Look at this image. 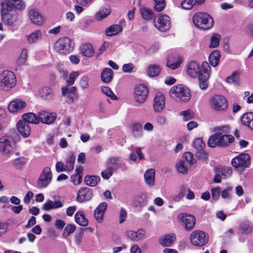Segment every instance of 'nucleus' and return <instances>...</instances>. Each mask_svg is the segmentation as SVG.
<instances>
[{"mask_svg": "<svg viewBox=\"0 0 253 253\" xmlns=\"http://www.w3.org/2000/svg\"><path fill=\"white\" fill-rule=\"evenodd\" d=\"M193 22L195 26L202 30L211 28L214 24L213 18L208 13L199 12L193 16Z\"/></svg>", "mask_w": 253, "mask_h": 253, "instance_id": "nucleus-1", "label": "nucleus"}, {"mask_svg": "<svg viewBox=\"0 0 253 253\" xmlns=\"http://www.w3.org/2000/svg\"><path fill=\"white\" fill-rule=\"evenodd\" d=\"M169 95L177 101L187 102L191 97L190 90L182 84L173 86L169 90Z\"/></svg>", "mask_w": 253, "mask_h": 253, "instance_id": "nucleus-2", "label": "nucleus"}, {"mask_svg": "<svg viewBox=\"0 0 253 253\" xmlns=\"http://www.w3.org/2000/svg\"><path fill=\"white\" fill-rule=\"evenodd\" d=\"M2 21L6 25L12 26L17 20L16 11L7 3L1 4Z\"/></svg>", "mask_w": 253, "mask_h": 253, "instance_id": "nucleus-3", "label": "nucleus"}, {"mask_svg": "<svg viewBox=\"0 0 253 253\" xmlns=\"http://www.w3.org/2000/svg\"><path fill=\"white\" fill-rule=\"evenodd\" d=\"M16 83V77L12 72L4 71L0 74V90L7 91L14 87Z\"/></svg>", "mask_w": 253, "mask_h": 253, "instance_id": "nucleus-4", "label": "nucleus"}, {"mask_svg": "<svg viewBox=\"0 0 253 253\" xmlns=\"http://www.w3.org/2000/svg\"><path fill=\"white\" fill-rule=\"evenodd\" d=\"M14 150L12 138L8 136H2L0 138V153L3 156L11 155Z\"/></svg>", "mask_w": 253, "mask_h": 253, "instance_id": "nucleus-5", "label": "nucleus"}, {"mask_svg": "<svg viewBox=\"0 0 253 253\" xmlns=\"http://www.w3.org/2000/svg\"><path fill=\"white\" fill-rule=\"evenodd\" d=\"M211 107L217 111H224L228 108V101L221 95L217 94L213 96L210 99Z\"/></svg>", "mask_w": 253, "mask_h": 253, "instance_id": "nucleus-6", "label": "nucleus"}, {"mask_svg": "<svg viewBox=\"0 0 253 253\" xmlns=\"http://www.w3.org/2000/svg\"><path fill=\"white\" fill-rule=\"evenodd\" d=\"M149 93L148 88L142 84L136 85L133 91V98L136 102L141 104L147 100Z\"/></svg>", "mask_w": 253, "mask_h": 253, "instance_id": "nucleus-7", "label": "nucleus"}, {"mask_svg": "<svg viewBox=\"0 0 253 253\" xmlns=\"http://www.w3.org/2000/svg\"><path fill=\"white\" fill-rule=\"evenodd\" d=\"M231 164L236 169H245L250 165V156L247 153L240 154L232 160Z\"/></svg>", "mask_w": 253, "mask_h": 253, "instance_id": "nucleus-8", "label": "nucleus"}, {"mask_svg": "<svg viewBox=\"0 0 253 253\" xmlns=\"http://www.w3.org/2000/svg\"><path fill=\"white\" fill-rule=\"evenodd\" d=\"M209 238L205 232L200 230H196L190 235V240L192 244L195 246L202 247L208 242Z\"/></svg>", "mask_w": 253, "mask_h": 253, "instance_id": "nucleus-9", "label": "nucleus"}, {"mask_svg": "<svg viewBox=\"0 0 253 253\" xmlns=\"http://www.w3.org/2000/svg\"><path fill=\"white\" fill-rule=\"evenodd\" d=\"M52 178V173L49 167H45L42 170L37 181V186L39 188L46 187L51 182Z\"/></svg>", "mask_w": 253, "mask_h": 253, "instance_id": "nucleus-10", "label": "nucleus"}, {"mask_svg": "<svg viewBox=\"0 0 253 253\" xmlns=\"http://www.w3.org/2000/svg\"><path fill=\"white\" fill-rule=\"evenodd\" d=\"M203 72L199 75V86L202 89H206L208 87V80L210 78L211 67L207 62L202 63Z\"/></svg>", "mask_w": 253, "mask_h": 253, "instance_id": "nucleus-11", "label": "nucleus"}, {"mask_svg": "<svg viewBox=\"0 0 253 253\" xmlns=\"http://www.w3.org/2000/svg\"><path fill=\"white\" fill-rule=\"evenodd\" d=\"M74 45L71 40L67 37L59 40L56 43V48L64 53L71 52L73 50Z\"/></svg>", "mask_w": 253, "mask_h": 253, "instance_id": "nucleus-12", "label": "nucleus"}, {"mask_svg": "<svg viewBox=\"0 0 253 253\" xmlns=\"http://www.w3.org/2000/svg\"><path fill=\"white\" fill-rule=\"evenodd\" d=\"M67 85L63 86L61 87L62 95L64 97H66V102L71 103L74 102V100L78 97L76 92L77 88L75 86L70 87Z\"/></svg>", "mask_w": 253, "mask_h": 253, "instance_id": "nucleus-13", "label": "nucleus"}, {"mask_svg": "<svg viewBox=\"0 0 253 253\" xmlns=\"http://www.w3.org/2000/svg\"><path fill=\"white\" fill-rule=\"evenodd\" d=\"M93 196L92 189L88 187L81 188L78 192L77 201L80 203L90 201Z\"/></svg>", "mask_w": 253, "mask_h": 253, "instance_id": "nucleus-14", "label": "nucleus"}, {"mask_svg": "<svg viewBox=\"0 0 253 253\" xmlns=\"http://www.w3.org/2000/svg\"><path fill=\"white\" fill-rule=\"evenodd\" d=\"M178 218L183 224L186 230H191L195 224L196 219L193 215L180 213L178 215Z\"/></svg>", "mask_w": 253, "mask_h": 253, "instance_id": "nucleus-15", "label": "nucleus"}, {"mask_svg": "<svg viewBox=\"0 0 253 253\" xmlns=\"http://www.w3.org/2000/svg\"><path fill=\"white\" fill-rule=\"evenodd\" d=\"M169 17L167 15H159L157 20V24L155 25L161 31L164 32L168 30L170 27Z\"/></svg>", "mask_w": 253, "mask_h": 253, "instance_id": "nucleus-16", "label": "nucleus"}, {"mask_svg": "<svg viewBox=\"0 0 253 253\" xmlns=\"http://www.w3.org/2000/svg\"><path fill=\"white\" fill-rule=\"evenodd\" d=\"M38 116L39 122L41 121L43 124L49 125L55 121L56 118V114L55 113L41 111L38 113Z\"/></svg>", "mask_w": 253, "mask_h": 253, "instance_id": "nucleus-17", "label": "nucleus"}, {"mask_svg": "<svg viewBox=\"0 0 253 253\" xmlns=\"http://www.w3.org/2000/svg\"><path fill=\"white\" fill-rule=\"evenodd\" d=\"M187 72L189 76L192 78H199L200 74L203 72V69H200V65L197 62L191 61L187 65Z\"/></svg>", "mask_w": 253, "mask_h": 253, "instance_id": "nucleus-18", "label": "nucleus"}, {"mask_svg": "<svg viewBox=\"0 0 253 253\" xmlns=\"http://www.w3.org/2000/svg\"><path fill=\"white\" fill-rule=\"evenodd\" d=\"M165 106V98L164 95L161 93H157L155 95L153 107L155 112H161Z\"/></svg>", "mask_w": 253, "mask_h": 253, "instance_id": "nucleus-19", "label": "nucleus"}, {"mask_svg": "<svg viewBox=\"0 0 253 253\" xmlns=\"http://www.w3.org/2000/svg\"><path fill=\"white\" fill-rule=\"evenodd\" d=\"M26 106V103L20 99H15L11 101L8 106L9 112L16 113L22 110Z\"/></svg>", "mask_w": 253, "mask_h": 253, "instance_id": "nucleus-20", "label": "nucleus"}, {"mask_svg": "<svg viewBox=\"0 0 253 253\" xmlns=\"http://www.w3.org/2000/svg\"><path fill=\"white\" fill-rule=\"evenodd\" d=\"M38 94L43 100L50 101L54 99V92L51 88L44 86L38 90Z\"/></svg>", "mask_w": 253, "mask_h": 253, "instance_id": "nucleus-21", "label": "nucleus"}, {"mask_svg": "<svg viewBox=\"0 0 253 253\" xmlns=\"http://www.w3.org/2000/svg\"><path fill=\"white\" fill-rule=\"evenodd\" d=\"M128 239L132 241H138L144 238L145 235V231L142 228L139 229L137 231H127L126 232Z\"/></svg>", "mask_w": 253, "mask_h": 253, "instance_id": "nucleus-22", "label": "nucleus"}, {"mask_svg": "<svg viewBox=\"0 0 253 253\" xmlns=\"http://www.w3.org/2000/svg\"><path fill=\"white\" fill-rule=\"evenodd\" d=\"M17 127L20 133L24 137H27L31 133V127L26 122L19 121L17 124Z\"/></svg>", "mask_w": 253, "mask_h": 253, "instance_id": "nucleus-23", "label": "nucleus"}, {"mask_svg": "<svg viewBox=\"0 0 253 253\" xmlns=\"http://www.w3.org/2000/svg\"><path fill=\"white\" fill-rule=\"evenodd\" d=\"M107 207V203L102 202L98 206L94 211V215L95 218L99 223L102 221L103 215Z\"/></svg>", "mask_w": 253, "mask_h": 253, "instance_id": "nucleus-24", "label": "nucleus"}, {"mask_svg": "<svg viewBox=\"0 0 253 253\" xmlns=\"http://www.w3.org/2000/svg\"><path fill=\"white\" fill-rule=\"evenodd\" d=\"M241 121L244 126L253 130V112L244 114L241 117Z\"/></svg>", "mask_w": 253, "mask_h": 253, "instance_id": "nucleus-25", "label": "nucleus"}, {"mask_svg": "<svg viewBox=\"0 0 253 253\" xmlns=\"http://www.w3.org/2000/svg\"><path fill=\"white\" fill-rule=\"evenodd\" d=\"M147 202V195L145 193H140L135 197L133 202V205L136 208H141L145 205Z\"/></svg>", "mask_w": 253, "mask_h": 253, "instance_id": "nucleus-26", "label": "nucleus"}, {"mask_svg": "<svg viewBox=\"0 0 253 253\" xmlns=\"http://www.w3.org/2000/svg\"><path fill=\"white\" fill-rule=\"evenodd\" d=\"M155 175V171L153 169H148L144 173V178L145 182L148 186L152 187L154 185Z\"/></svg>", "mask_w": 253, "mask_h": 253, "instance_id": "nucleus-27", "label": "nucleus"}, {"mask_svg": "<svg viewBox=\"0 0 253 253\" xmlns=\"http://www.w3.org/2000/svg\"><path fill=\"white\" fill-rule=\"evenodd\" d=\"M63 204L60 201H52L51 200H48L45 203L42 209L45 211L51 210V209H56L62 207Z\"/></svg>", "mask_w": 253, "mask_h": 253, "instance_id": "nucleus-28", "label": "nucleus"}, {"mask_svg": "<svg viewBox=\"0 0 253 253\" xmlns=\"http://www.w3.org/2000/svg\"><path fill=\"white\" fill-rule=\"evenodd\" d=\"M221 132H217L211 135L208 141V145L211 148L220 147Z\"/></svg>", "mask_w": 253, "mask_h": 253, "instance_id": "nucleus-29", "label": "nucleus"}, {"mask_svg": "<svg viewBox=\"0 0 253 253\" xmlns=\"http://www.w3.org/2000/svg\"><path fill=\"white\" fill-rule=\"evenodd\" d=\"M220 140V147L225 148L229 146L234 141V137L232 135L223 134L221 132Z\"/></svg>", "mask_w": 253, "mask_h": 253, "instance_id": "nucleus-30", "label": "nucleus"}, {"mask_svg": "<svg viewBox=\"0 0 253 253\" xmlns=\"http://www.w3.org/2000/svg\"><path fill=\"white\" fill-rule=\"evenodd\" d=\"M75 219L77 224L82 226H86L88 224V221L85 217L84 212L80 211L77 212L75 215Z\"/></svg>", "mask_w": 253, "mask_h": 253, "instance_id": "nucleus-31", "label": "nucleus"}, {"mask_svg": "<svg viewBox=\"0 0 253 253\" xmlns=\"http://www.w3.org/2000/svg\"><path fill=\"white\" fill-rule=\"evenodd\" d=\"M175 239L173 234L166 235L160 239V244L164 247L171 246Z\"/></svg>", "mask_w": 253, "mask_h": 253, "instance_id": "nucleus-32", "label": "nucleus"}, {"mask_svg": "<svg viewBox=\"0 0 253 253\" xmlns=\"http://www.w3.org/2000/svg\"><path fill=\"white\" fill-rule=\"evenodd\" d=\"M107 167L114 169V170L121 168L122 163H120V159L116 157L109 158L106 163Z\"/></svg>", "mask_w": 253, "mask_h": 253, "instance_id": "nucleus-33", "label": "nucleus"}, {"mask_svg": "<svg viewBox=\"0 0 253 253\" xmlns=\"http://www.w3.org/2000/svg\"><path fill=\"white\" fill-rule=\"evenodd\" d=\"M23 121L26 122L27 124H38L39 123V116L33 113H28L22 115Z\"/></svg>", "mask_w": 253, "mask_h": 253, "instance_id": "nucleus-34", "label": "nucleus"}, {"mask_svg": "<svg viewBox=\"0 0 253 253\" xmlns=\"http://www.w3.org/2000/svg\"><path fill=\"white\" fill-rule=\"evenodd\" d=\"M29 17L32 22L37 25H41L43 22V18L37 11L31 10L29 12Z\"/></svg>", "mask_w": 253, "mask_h": 253, "instance_id": "nucleus-35", "label": "nucleus"}, {"mask_svg": "<svg viewBox=\"0 0 253 253\" xmlns=\"http://www.w3.org/2000/svg\"><path fill=\"white\" fill-rule=\"evenodd\" d=\"M113 71L111 69L106 68L101 74V81L106 83H110L113 79Z\"/></svg>", "mask_w": 253, "mask_h": 253, "instance_id": "nucleus-36", "label": "nucleus"}, {"mask_svg": "<svg viewBox=\"0 0 253 253\" xmlns=\"http://www.w3.org/2000/svg\"><path fill=\"white\" fill-rule=\"evenodd\" d=\"M220 54L217 50L212 51L209 56V60L210 64L213 67H216L219 63Z\"/></svg>", "mask_w": 253, "mask_h": 253, "instance_id": "nucleus-37", "label": "nucleus"}, {"mask_svg": "<svg viewBox=\"0 0 253 253\" xmlns=\"http://www.w3.org/2000/svg\"><path fill=\"white\" fill-rule=\"evenodd\" d=\"M81 53L84 56L90 57L94 53V50L90 44H85L82 45L80 47Z\"/></svg>", "mask_w": 253, "mask_h": 253, "instance_id": "nucleus-38", "label": "nucleus"}, {"mask_svg": "<svg viewBox=\"0 0 253 253\" xmlns=\"http://www.w3.org/2000/svg\"><path fill=\"white\" fill-rule=\"evenodd\" d=\"M122 31V27L119 25H112L105 31V35L107 36H112L117 34Z\"/></svg>", "mask_w": 253, "mask_h": 253, "instance_id": "nucleus-39", "label": "nucleus"}, {"mask_svg": "<svg viewBox=\"0 0 253 253\" xmlns=\"http://www.w3.org/2000/svg\"><path fill=\"white\" fill-rule=\"evenodd\" d=\"M99 176L95 175H87L84 178L85 184L89 186H95L100 181Z\"/></svg>", "mask_w": 253, "mask_h": 253, "instance_id": "nucleus-40", "label": "nucleus"}, {"mask_svg": "<svg viewBox=\"0 0 253 253\" xmlns=\"http://www.w3.org/2000/svg\"><path fill=\"white\" fill-rule=\"evenodd\" d=\"M132 133L135 137H140L143 135L142 125L140 123H134L131 125Z\"/></svg>", "mask_w": 253, "mask_h": 253, "instance_id": "nucleus-41", "label": "nucleus"}, {"mask_svg": "<svg viewBox=\"0 0 253 253\" xmlns=\"http://www.w3.org/2000/svg\"><path fill=\"white\" fill-rule=\"evenodd\" d=\"M42 38V33L40 30H36L27 36V40L30 43L38 42Z\"/></svg>", "mask_w": 253, "mask_h": 253, "instance_id": "nucleus-42", "label": "nucleus"}, {"mask_svg": "<svg viewBox=\"0 0 253 253\" xmlns=\"http://www.w3.org/2000/svg\"><path fill=\"white\" fill-rule=\"evenodd\" d=\"M161 71V68L159 65L153 64L148 67L147 74L149 77H154L157 76Z\"/></svg>", "mask_w": 253, "mask_h": 253, "instance_id": "nucleus-43", "label": "nucleus"}, {"mask_svg": "<svg viewBox=\"0 0 253 253\" xmlns=\"http://www.w3.org/2000/svg\"><path fill=\"white\" fill-rule=\"evenodd\" d=\"M82 169L80 168H78L76 169V173L75 174H74L71 176V181L75 185L79 184L82 179Z\"/></svg>", "mask_w": 253, "mask_h": 253, "instance_id": "nucleus-44", "label": "nucleus"}, {"mask_svg": "<svg viewBox=\"0 0 253 253\" xmlns=\"http://www.w3.org/2000/svg\"><path fill=\"white\" fill-rule=\"evenodd\" d=\"M220 171L219 173L223 179H226L230 177L232 173V169L229 167L216 168Z\"/></svg>", "mask_w": 253, "mask_h": 253, "instance_id": "nucleus-45", "label": "nucleus"}, {"mask_svg": "<svg viewBox=\"0 0 253 253\" xmlns=\"http://www.w3.org/2000/svg\"><path fill=\"white\" fill-rule=\"evenodd\" d=\"M220 38V35L219 34H213L211 38L209 47L210 48H215L217 47L219 43Z\"/></svg>", "mask_w": 253, "mask_h": 253, "instance_id": "nucleus-46", "label": "nucleus"}, {"mask_svg": "<svg viewBox=\"0 0 253 253\" xmlns=\"http://www.w3.org/2000/svg\"><path fill=\"white\" fill-rule=\"evenodd\" d=\"M76 156L73 153H71L66 161L67 170L71 171L74 169V164L75 161Z\"/></svg>", "mask_w": 253, "mask_h": 253, "instance_id": "nucleus-47", "label": "nucleus"}, {"mask_svg": "<svg viewBox=\"0 0 253 253\" xmlns=\"http://www.w3.org/2000/svg\"><path fill=\"white\" fill-rule=\"evenodd\" d=\"M76 227L74 224H68L65 227V229L62 234L64 238H66L69 235L73 233L76 230Z\"/></svg>", "mask_w": 253, "mask_h": 253, "instance_id": "nucleus-48", "label": "nucleus"}, {"mask_svg": "<svg viewBox=\"0 0 253 253\" xmlns=\"http://www.w3.org/2000/svg\"><path fill=\"white\" fill-rule=\"evenodd\" d=\"M79 73L78 72H73L71 73L69 77L66 79V84L67 86L72 85L75 82L76 79L79 76Z\"/></svg>", "mask_w": 253, "mask_h": 253, "instance_id": "nucleus-49", "label": "nucleus"}, {"mask_svg": "<svg viewBox=\"0 0 253 253\" xmlns=\"http://www.w3.org/2000/svg\"><path fill=\"white\" fill-rule=\"evenodd\" d=\"M111 12L110 8H103L98 12L95 16L98 20H101L108 16Z\"/></svg>", "mask_w": 253, "mask_h": 253, "instance_id": "nucleus-50", "label": "nucleus"}, {"mask_svg": "<svg viewBox=\"0 0 253 253\" xmlns=\"http://www.w3.org/2000/svg\"><path fill=\"white\" fill-rule=\"evenodd\" d=\"M177 61L174 63H171L169 59H168L167 66L172 70H175L179 67L181 62L182 58L181 57H175Z\"/></svg>", "mask_w": 253, "mask_h": 253, "instance_id": "nucleus-51", "label": "nucleus"}, {"mask_svg": "<svg viewBox=\"0 0 253 253\" xmlns=\"http://www.w3.org/2000/svg\"><path fill=\"white\" fill-rule=\"evenodd\" d=\"M240 231L243 234H248L253 231V226L248 223H243L240 226Z\"/></svg>", "mask_w": 253, "mask_h": 253, "instance_id": "nucleus-52", "label": "nucleus"}, {"mask_svg": "<svg viewBox=\"0 0 253 253\" xmlns=\"http://www.w3.org/2000/svg\"><path fill=\"white\" fill-rule=\"evenodd\" d=\"M8 2L11 7H14L16 9L20 10L23 6V2L21 0H5Z\"/></svg>", "mask_w": 253, "mask_h": 253, "instance_id": "nucleus-53", "label": "nucleus"}, {"mask_svg": "<svg viewBox=\"0 0 253 253\" xmlns=\"http://www.w3.org/2000/svg\"><path fill=\"white\" fill-rule=\"evenodd\" d=\"M27 53H28V50L27 49L23 48L22 50V52L20 54V56L17 60V63L19 65L21 66V65H24L25 63L26 60H27V56H28Z\"/></svg>", "mask_w": 253, "mask_h": 253, "instance_id": "nucleus-54", "label": "nucleus"}, {"mask_svg": "<svg viewBox=\"0 0 253 253\" xmlns=\"http://www.w3.org/2000/svg\"><path fill=\"white\" fill-rule=\"evenodd\" d=\"M180 115L183 117V119L185 121H189L194 117V112L189 109L181 112Z\"/></svg>", "mask_w": 253, "mask_h": 253, "instance_id": "nucleus-55", "label": "nucleus"}, {"mask_svg": "<svg viewBox=\"0 0 253 253\" xmlns=\"http://www.w3.org/2000/svg\"><path fill=\"white\" fill-rule=\"evenodd\" d=\"M195 4L194 0H183L181 2V7L186 10L192 9Z\"/></svg>", "mask_w": 253, "mask_h": 253, "instance_id": "nucleus-56", "label": "nucleus"}, {"mask_svg": "<svg viewBox=\"0 0 253 253\" xmlns=\"http://www.w3.org/2000/svg\"><path fill=\"white\" fill-rule=\"evenodd\" d=\"M155 3L154 8L157 11H162L166 6L165 0H154Z\"/></svg>", "mask_w": 253, "mask_h": 253, "instance_id": "nucleus-57", "label": "nucleus"}, {"mask_svg": "<svg viewBox=\"0 0 253 253\" xmlns=\"http://www.w3.org/2000/svg\"><path fill=\"white\" fill-rule=\"evenodd\" d=\"M141 13L143 18L146 20H150L153 16L152 10L146 8L141 9Z\"/></svg>", "mask_w": 253, "mask_h": 253, "instance_id": "nucleus-58", "label": "nucleus"}, {"mask_svg": "<svg viewBox=\"0 0 253 253\" xmlns=\"http://www.w3.org/2000/svg\"><path fill=\"white\" fill-rule=\"evenodd\" d=\"M25 163L26 158L24 157H20L14 160L13 165L15 168L20 169L25 165Z\"/></svg>", "mask_w": 253, "mask_h": 253, "instance_id": "nucleus-59", "label": "nucleus"}, {"mask_svg": "<svg viewBox=\"0 0 253 253\" xmlns=\"http://www.w3.org/2000/svg\"><path fill=\"white\" fill-rule=\"evenodd\" d=\"M193 146L198 150H202L205 146V143L201 138H197L195 139L193 143Z\"/></svg>", "mask_w": 253, "mask_h": 253, "instance_id": "nucleus-60", "label": "nucleus"}, {"mask_svg": "<svg viewBox=\"0 0 253 253\" xmlns=\"http://www.w3.org/2000/svg\"><path fill=\"white\" fill-rule=\"evenodd\" d=\"M8 223L0 221V237L5 235L8 231Z\"/></svg>", "mask_w": 253, "mask_h": 253, "instance_id": "nucleus-61", "label": "nucleus"}, {"mask_svg": "<svg viewBox=\"0 0 253 253\" xmlns=\"http://www.w3.org/2000/svg\"><path fill=\"white\" fill-rule=\"evenodd\" d=\"M232 192V187L228 186L226 189L221 192V195L222 198L230 199L231 198V193Z\"/></svg>", "mask_w": 253, "mask_h": 253, "instance_id": "nucleus-62", "label": "nucleus"}, {"mask_svg": "<svg viewBox=\"0 0 253 253\" xmlns=\"http://www.w3.org/2000/svg\"><path fill=\"white\" fill-rule=\"evenodd\" d=\"M183 157L185 158L186 163L190 165H194L196 162V160L193 159L192 153L190 152H185L183 155Z\"/></svg>", "mask_w": 253, "mask_h": 253, "instance_id": "nucleus-63", "label": "nucleus"}, {"mask_svg": "<svg viewBox=\"0 0 253 253\" xmlns=\"http://www.w3.org/2000/svg\"><path fill=\"white\" fill-rule=\"evenodd\" d=\"M114 169L107 167V169L101 172V176L105 179H108L113 175Z\"/></svg>", "mask_w": 253, "mask_h": 253, "instance_id": "nucleus-64", "label": "nucleus"}]
</instances>
